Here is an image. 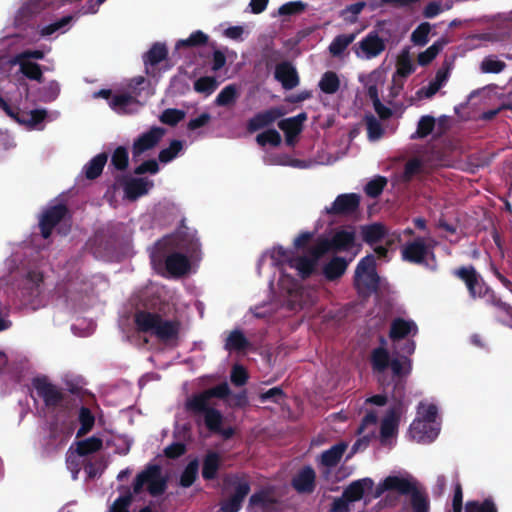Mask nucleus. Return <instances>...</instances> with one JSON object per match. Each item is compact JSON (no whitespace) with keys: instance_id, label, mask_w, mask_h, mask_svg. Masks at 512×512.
Returning <instances> with one entry per match:
<instances>
[{"instance_id":"obj_52","label":"nucleus","mask_w":512,"mask_h":512,"mask_svg":"<svg viewBox=\"0 0 512 512\" xmlns=\"http://www.w3.org/2000/svg\"><path fill=\"white\" fill-rule=\"evenodd\" d=\"M52 0H27L21 7L20 13L24 16H33L44 10Z\"/></svg>"},{"instance_id":"obj_5","label":"nucleus","mask_w":512,"mask_h":512,"mask_svg":"<svg viewBox=\"0 0 512 512\" xmlns=\"http://www.w3.org/2000/svg\"><path fill=\"white\" fill-rule=\"evenodd\" d=\"M147 486V491L153 497L162 495L167 489V480L162 475V469L158 464H148L140 473H138L132 484V495L140 494L143 487Z\"/></svg>"},{"instance_id":"obj_45","label":"nucleus","mask_w":512,"mask_h":512,"mask_svg":"<svg viewBox=\"0 0 512 512\" xmlns=\"http://www.w3.org/2000/svg\"><path fill=\"white\" fill-rule=\"evenodd\" d=\"M128 164L129 154L127 148L124 146H118L111 156L110 165L118 171H124L128 167Z\"/></svg>"},{"instance_id":"obj_55","label":"nucleus","mask_w":512,"mask_h":512,"mask_svg":"<svg viewBox=\"0 0 512 512\" xmlns=\"http://www.w3.org/2000/svg\"><path fill=\"white\" fill-rule=\"evenodd\" d=\"M431 30V25L428 22L419 24L411 34V41L418 46H424L428 43V35Z\"/></svg>"},{"instance_id":"obj_58","label":"nucleus","mask_w":512,"mask_h":512,"mask_svg":"<svg viewBox=\"0 0 512 512\" xmlns=\"http://www.w3.org/2000/svg\"><path fill=\"white\" fill-rule=\"evenodd\" d=\"M365 7L366 3L363 1L350 4L341 11V16L346 22L353 24L358 20V15Z\"/></svg>"},{"instance_id":"obj_43","label":"nucleus","mask_w":512,"mask_h":512,"mask_svg":"<svg viewBox=\"0 0 512 512\" xmlns=\"http://www.w3.org/2000/svg\"><path fill=\"white\" fill-rule=\"evenodd\" d=\"M208 39V36L204 32L197 30L191 33L187 39H181L177 41L175 50H179L180 48L184 47L202 46L208 42Z\"/></svg>"},{"instance_id":"obj_42","label":"nucleus","mask_w":512,"mask_h":512,"mask_svg":"<svg viewBox=\"0 0 512 512\" xmlns=\"http://www.w3.org/2000/svg\"><path fill=\"white\" fill-rule=\"evenodd\" d=\"M20 72L30 80L43 82V72L38 63L30 60H19Z\"/></svg>"},{"instance_id":"obj_15","label":"nucleus","mask_w":512,"mask_h":512,"mask_svg":"<svg viewBox=\"0 0 512 512\" xmlns=\"http://www.w3.org/2000/svg\"><path fill=\"white\" fill-rule=\"evenodd\" d=\"M292 487L300 494H311L316 488L315 470L307 465L301 468L291 481Z\"/></svg>"},{"instance_id":"obj_25","label":"nucleus","mask_w":512,"mask_h":512,"mask_svg":"<svg viewBox=\"0 0 512 512\" xmlns=\"http://www.w3.org/2000/svg\"><path fill=\"white\" fill-rule=\"evenodd\" d=\"M387 228L380 222L361 226V236L365 243L374 245L385 238Z\"/></svg>"},{"instance_id":"obj_57","label":"nucleus","mask_w":512,"mask_h":512,"mask_svg":"<svg viewBox=\"0 0 512 512\" xmlns=\"http://www.w3.org/2000/svg\"><path fill=\"white\" fill-rule=\"evenodd\" d=\"M506 68L504 61L498 60L493 56L485 57L480 65V69L483 73H501Z\"/></svg>"},{"instance_id":"obj_27","label":"nucleus","mask_w":512,"mask_h":512,"mask_svg":"<svg viewBox=\"0 0 512 512\" xmlns=\"http://www.w3.org/2000/svg\"><path fill=\"white\" fill-rule=\"evenodd\" d=\"M221 466V457L215 451H208L203 459L202 477L207 480H214L217 477Z\"/></svg>"},{"instance_id":"obj_28","label":"nucleus","mask_w":512,"mask_h":512,"mask_svg":"<svg viewBox=\"0 0 512 512\" xmlns=\"http://www.w3.org/2000/svg\"><path fill=\"white\" fill-rule=\"evenodd\" d=\"M410 433L414 439L422 441L428 439L432 441L438 435V430L432 427L431 423L423 420L413 421L410 426Z\"/></svg>"},{"instance_id":"obj_8","label":"nucleus","mask_w":512,"mask_h":512,"mask_svg":"<svg viewBox=\"0 0 512 512\" xmlns=\"http://www.w3.org/2000/svg\"><path fill=\"white\" fill-rule=\"evenodd\" d=\"M452 274L464 282L472 299L484 298L490 292V288L473 265L460 266L454 269Z\"/></svg>"},{"instance_id":"obj_22","label":"nucleus","mask_w":512,"mask_h":512,"mask_svg":"<svg viewBox=\"0 0 512 512\" xmlns=\"http://www.w3.org/2000/svg\"><path fill=\"white\" fill-rule=\"evenodd\" d=\"M153 183L145 178H130L124 182L123 188L125 195L130 200H136L145 195Z\"/></svg>"},{"instance_id":"obj_12","label":"nucleus","mask_w":512,"mask_h":512,"mask_svg":"<svg viewBox=\"0 0 512 512\" xmlns=\"http://www.w3.org/2000/svg\"><path fill=\"white\" fill-rule=\"evenodd\" d=\"M430 253L433 255L423 237H416L414 240L407 242L401 250L404 261L418 265L425 264L426 258Z\"/></svg>"},{"instance_id":"obj_17","label":"nucleus","mask_w":512,"mask_h":512,"mask_svg":"<svg viewBox=\"0 0 512 512\" xmlns=\"http://www.w3.org/2000/svg\"><path fill=\"white\" fill-rule=\"evenodd\" d=\"M284 112L280 108H270L268 110L256 113L247 122V131L254 133L260 129L268 127L274 123L278 118L282 117Z\"/></svg>"},{"instance_id":"obj_24","label":"nucleus","mask_w":512,"mask_h":512,"mask_svg":"<svg viewBox=\"0 0 512 512\" xmlns=\"http://www.w3.org/2000/svg\"><path fill=\"white\" fill-rule=\"evenodd\" d=\"M373 481L370 478H364L353 481L343 491L342 495L351 503L363 498L365 490L373 487Z\"/></svg>"},{"instance_id":"obj_53","label":"nucleus","mask_w":512,"mask_h":512,"mask_svg":"<svg viewBox=\"0 0 512 512\" xmlns=\"http://www.w3.org/2000/svg\"><path fill=\"white\" fill-rule=\"evenodd\" d=\"M185 118V112L183 110H179L176 108H168L165 109L159 120L166 125L176 126L179 122H181Z\"/></svg>"},{"instance_id":"obj_44","label":"nucleus","mask_w":512,"mask_h":512,"mask_svg":"<svg viewBox=\"0 0 512 512\" xmlns=\"http://www.w3.org/2000/svg\"><path fill=\"white\" fill-rule=\"evenodd\" d=\"M183 149L181 140H172L169 147L162 149L158 154V160L161 163H169L174 160Z\"/></svg>"},{"instance_id":"obj_20","label":"nucleus","mask_w":512,"mask_h":512,"mask_svg":"<svg viewBox=\"0 0 512 512\" xmlns=\"http://www.w3.org/2000/svg\"><path fill=\"white\" fill-rule=\"evenodd\" d=\"M417 488L415 481L400 476H388L382 483L383 490L396 491L401 495H411Z\"/></svg>"},{"instance_id":"obj_51","label":"nucleus","mask_w":512,"mask_h":512,"mask_svg":"<svg viewBox=\"0 0 512 512\" xmlns=\"http://www.w3.org/2000/svg\"><path fill=\"white\" fill-rule=\"evenodd\" d=\"M443 49V43L437 41L428 47L425 51L419 53L417 61L421 66H427L430 64Z\"/></svg>"},{"instance_id":"obj_2","label":"nucleus","mask_w":512,"mask_h":512,"mask_svg":"<svg viewBox=\"0 0 512 512\" xmlns=\"http://www.w3.org/2000/svg\"><path fill=\"white\" fill-rule=\"evenodd\" d=\"M182 239L178 234L164 236L155 244L151 253V262L155 267H162L174 277H181L190 270L188 257L177 250L182 248Z\"/></svg>"},{"instance_id":"obj_30","label":"nucleus","mask_w":512,"mask_h":512,"mask_svg":"<svg viewBox=\"0 0 512 512\" xmlns=\"http://www.w3.org/2000/svg\"><path fill=\"white\" fill-rule=\"evenodd\" d=\"M317 263L310 257L298 256L289 260V266L298 271V275L303 279L309 278L315 271Z\"/></svg>"},{"instance_id":"obj_62","label":"nucleus","mask_w":512,"mask_h":512,"mask_svg":"<svg viewBox=\"0 0 512 512\" xmlns=\"http://www.w3.org/2000/svg\"><path fill=\"white\" fill-rule=\"evenodd\" d=\"M306 8V4L302 1H291L281 5L278 14L281 16H291L302 13Z\"/></svg>"},{"instance_id":"obj_7","label":"nucleus","mask_w":512,"mask_h":512,"mask_svg":"<svg viewBox=\"0 0 512 512\" xmlns=\"http://www.w3.org/2000/svg\"><path fill=\"white\" fill-rule=\"evenodd\" d=\"M32 387L39 399L48 409L55 410L62 406L66 400V393L62 388L53 384L47 376H37L32 379Z\"/></svg>"},{"instance_id":"obj_63","label":"nucleus","mask_w":512,"mask_h":512,"mask_svg":"<svg viewBox=\"0 0 512 512\" xmlns=\"http://www.w3.org/2000/svg\"><path fill=\"white\" fill-rule=\"evenodd\" d=\"M47 117V111L45 109H34L29 112L26 119H17L19 123H26L32 127L42 123Z\"/></svg>"},{"instance_id":"obj_41","label":"nucleus","mask_w":512,"mask_h":512,"mask_svg":"<svg viewBox=\"0 0 512 512\" xmlns=\"http://www.w3.org/2000/svg\"><path fill=\"white\" fill-rule=\"evenodd\" d=\"M435 128V118L430 115L422 116L417 124L416 131L410 136L412 140L423 139L429 136Z\"/></svg>"},{"instance_id":"obj_49","label":"nucleus","mask_w":512,"mask_h":512,"mask_svg":"<svg viewBox=\"0 0 512 512\" xmlns=\"http://www.w3.org/2000/svg\"><path fill=\"white\" fill-rule=\"evenodd\" d=\"M139 103L135 97L129 94H117L114 95L110 101V106L116 111L128 112V107L132 104Z\"/></svg>"},{"instance_id":"obj_35","label":"nucleus","mask_w":512,"mask_h":512,"mask_svg":"<svg viewBox=\"0 0 512 512\" xmlns=\"http://www.w3.org/2000/svg\"><path fill=\"white\" fill-rule=\"evenodd\" d=\"M75 444L76 453L82 457L96 453L103 448V440L96 436H91L87 439L79 440Z\"/></svg>"},{"instance_id":"obj_10","label":"nucleus","mask_w":512,"mask_h":512,"mask_svg":"<svg viewBox=\"0 0 512 512\" xmlns=\"http://www.w3.org/2000/svg\"><path fill=\"white\" fill-rule=\"evenodd\" d=\"M165 133L166 130L164 128L159 126H152L148 131L139 135L132 144L133 161H138L143 153L155 148Z\"/></svg>"},{"instance_id":"obj_48","label":"nucleus","mask_w":512,"mask_h":512,"mask_svg":"<svg viewBox=\"0 0 512 512\" xmlns=\"http://www.w3.org/2000/svg\"><path fill=\"white\" fill-rule=\"evenodd\" d=\"M465 512H498V509L491 498H486L483 502L467 501Z\"/></svg>"},{"instance_id":"obj_6","label":"nucleus","mask_w":512,"mask_h":512,"mask_svg":"<svg viewBox=\"0 0 512 512\" xmlns=\"http://www.w3.org/2000/svg\"><path fill=\"white\" fill-rule=\"evenodd\" d=\"M379 282L375 257L369 254L363 257L356 266L354 286L361 294H371L378 290Z\"/></svg>"},{"instance_id":"obj_38","label":"nucleus","mask_w":512,"mask_h":512,"mask_svg":"<svg viewBox=\"0 0 512 512\" xmlns=\"http://www.w3.org/2000/svg\"><path fill=\"white\" fill-rule=\"evenodd\" d=\"M199 461L197 458L189 461L180 475L179 484L183 488H188L193 485L198 477Z\"/></svg>"},{"instance_id":"obj_9","label":"nucleus","mask_w":512,"mask_h":512,"mask_svg":"<svg viewBox=\"0 0 512 512\" xmlns=\"http://www.w3.org/2000/svg\"><path fill=\"white\" fill-rule=\"evenodd\" d=\"M386 43L376 31L369 32L361 41L353 46V51L359 58L373 59L382 54Z\"/></svg>"},{"instance_id":"obj_21","label":"nucleus","mask_w":512,"mask_h":512,"mask_svg":"<svg viewBox=\"0 0 512 512\" xmlns=\"http://www.w3.org/2000/svg\"><path fill=\"white\" fill-rule=\"evenodd\" d=\"M355 237L356 234L354 230L341 229L336 231L329 239L332 251H349L355 244Z\"/></svg>"},{"instance_id":"obj_4","label":"nucleus","mask_w":512,"mask_h":512,"mask_svg":"<svg viewBox=\"0 0 512 512\" xmlns=\"http://www.w3.org/2000/svg\"><path fill=\"white\" fill-rule=\"evenodd\" d=\"M134 323L138 332L151 333L163 343L177 341L181 330L179 320L164 319L158 313L144 310L134 314Z\"/></svg>"},{"instance_id":"obj_26","label":"nucleus","mask_w":512,"mask_h":512,"mask_svg":"<svg viewBox=\"0 0 512 512\" xmlns=\"http://www.w3.org/2000/svg\"><path fill=\"white\" fill-rule=\"evenodd\" d=\"M348 267V261L344 257L334 256L323 267V275L328 281H335L342 277Z\"/></svg>"},{"instance_id":"obj_33","label":"nucleus","mask_w":512,"mask_h":512,"mask_svg":"<svg viewBox=\"0 0 512 512\" xmlns=\"http://www.w3.org/2000/svg\"><path fill=\"white\" fill-rule=\"evenodd\" d=\"M347 444L340 442L333 445L328 450L321 454V463L326 467H335L341 460L344 452L346 451Z\"/></svg>"},{"instance_id":"obj_37","label":"nucleus","mask_w":512,"mask_h":512,"mask_svg":"<svg viewBox=\"0 0 512 512\" xmlns=\"http://www.w3.org/2000/svg\"><path fill=\"white\" fill-rule=\"evenodd\" d=\"M410 505L412 508V512H429L430 501L427 492L425 490L417 488L410 495Z\"/></svg>"},{"instance_id":"obj_56","label":"nucleus","mask_w":512,"mask_h":512,"mask_svg":"<svg viewBox=\"0 0 512 512\" xmlns=\"http://www.w3.org/2000/svg\"><path fill=\"white\" fill-rule=\"evenodd\" d=\"M396 66V74L404 78L408 77L415 71V67L408 52H404L398 57Z\"/></svg>"},{"instance_id":"obj_14","label":"nucleus","mask_w":512,"mask_h":512,"mask_svg":"<svg viewBox=\"0 0 512 512\" xmlns=\"http://www.w3.org/2000/svg\"><path fill=\"white\" fill-rule=\"evenodd\" d=\"M393 403L382 420L380 434L383 439L393 437L397 433L400 418L404 412V400H392Z\"/></svg>"},{"instance_id":"obj_64","label":"nucleus","mask_w":512,"mask_h":512,"mask_svg":"<svg viewBox=\"0 0 512 512\" xmlns=\"http://www.w3.org/2000/svg\"><path fill=\"white\" fill-rule=\"evenodd\" d=\"M422 162L418 158L410 159L406 162L403 171V180L410 181L416 174L420 172Z\"/></svg>"},{"instance_id":"obj_46","label":"nucleus","mask_w":512,"mask_h":512,"mask_svg":"<svg viewBox=\"0 0 512 512\" xmlns=\"http://www.w3.org/2000/svg\"><path fill=\"white\" fill-rule=\"evenodd\" d=\"M238 96L237 88L235 85L230 84L225 86L215 99L217 106H229L235 103Z\"/></svg>"},{"instance_id":"obj_59","label":"nucleus","mask_w":512,"mask_h":512,"mask_svg":"<svg viewBox=\"0 0 512 512\" xmlns=\"http://www.w3.org/2000/svg\"><path fill=\"white\" fill-rule=\"evenodd\" d=\"M329 251H332V247L330 245L329 239L320 238L317 240V242L312 247H310L308 252H309L310 258L315 260V262L317 263V261L323 255L328 253Z\"/></svg>"},{"instance_id":"obj_36","label":"nucleus","mask_w":512,"mask_h":512,"mask_svg":"<svg viewBox=\"0 0 512 512\" xmlns=\"http://www.w3.org/2000/svg\"><path fill=\"white\" fill-rule=\"evenodd\" d=\"M122 494L114 500L107 512H130L129 508L133 502V495L129 486H120Z\"/></svg>"},{"instance_id":"obj_40","label":"nucleus","mask_w":512,"mask_h":512,"mask_svg":"<svg viewBox=\"0 0 512 512\" xmlns=\"http://www.w3.org/2000/svg\"><path fill=\"white\" fill-rule=\"evenodd\" d=\"M355 38V33L337 35L329 45V52L333 56L342 55Z\"/></svg>"},{"instance_id":"obj_54","label":"nucleus","mask_w":512,"mask_h":512,"mask_svg":"<svg viewBox=\"0 0 512 512\" xmlns=\"http://www.w3.org/2000/svg\"><path fill=\"white\" fill-rule=\"evenodd\" d=\"M256 142L260 146H279L281 144V135L275 129H268L256 136Z\"/></svg>"},{"instance_id":"obj_3","label":"nucleus","mask_w":512,"mask_h":512,"mask_svg":"<svg viewBox=\"0 0 512 512\" xmlns=\"http://www.w3.org/2000/svg\"><path fill=\"white\" fill-rule=\"evenodd\" d=\"M230 395L227 382H222L214 387L194 394L186 403V408L194 415H203L206 428L215 434L223 425V414L209 405L212 398L226 399Z\"/></svg>"},{"instance_id":"obj_61","label":"nucleus","mask_w":512,"mask_h":512,"mask_svg":"<svg viewBox=\"0 0 512 512\" xmlns=\"http://www.w3.org/2000/svg\"><path fill=\"white\" fill-rule=\"evenodd\" d=\"M249 379L247 370L240 364H235L230 373V380L233 385L240 387L244 386Z\"/></svg>"},{"instance_id":"obj_13","label":"nucleus","mask_w":512,"mask_h":512,"mask_svg":"<svg viewBox=\"0 0 512 512\" xmlns=\"http://www.w3.org/2000/svg\"><path fill=\"white\" fill-rule=\"evenodd\" d=\"M360 205V196L356 193L340 194L330 207L325 208L329 215L348 216L354 214Z\"/></svg>"},{"instance_id":"obj_19","label":"nucleus","mask_w":512,"mask_h":512,"mask_svg":"<svg viewBox=\"0 0 512 512\" xmlns=\"http://www.w3.org/2000/svg\"><path fill=\"white\" fill-rule=\"evenodd\" d=\"M307 119V114L302 112L294 117L286 118L278 122V127L285 133L286 142L292 145L294 138L302 131V124Z\"/></svg>"},{"instance_id":"obj_18","label":"nucleus","mask_w":512,"mask_h":512,"mask_svg":"<svg viewBox=\"0 0 512 512\" xmlns=\"http://www.w3.org/2000/svg\"><path fill=\"white\" fill-rule=\"evenodd\" d=\"M274 77L285 90L295 88L300 81L296 68L288 61H283L276 65Z\"/></svg>"},{"instance_id":"obj_39","label":"nucleus","mask_w":512,"mask_h":512,"mask_svg":"<svg viewBox=\"0 0 512 512\" xmlns=\"http://www.w3.org/2000/svg\"><path fill=\"white\" fill-rule=\"evenodd\" d=\"M318 86L325 94H335L340 88V79L335 72L327 71L322 75Z\"/></svg>"},{"instance_id":"obj_50","label":"nucleus","mask_w":512,"mask_h":512,"mask_svg":"<svg viewBox=\"0 0 512 512\" xmlns=\"http://www.w3.org/2000/svg\"><path fill=\"white\" fill-rule=\"evenodd\" d=\"M387 185V179L384 176H376L370 180L364 187V192L371 198H376L383 192Z\"/></svg>"},{"instance_id":"obj_16","label":"nucleus","mask_w":512,"mask_h":512,"mask_svg":"<svg viewBox=\"0 0 512 512\" xmlns=\"http://www.w3.org/2000/svg\"><path fill=\"white\" fill-rule=\"evenodd\" d=\"M44 282L43 273L40 271H29L21 288V294L26 302L32 303L42 293Z\"/></svg>"},{"instance_id":"obj_32","label":"nucleus","mask_w":512,"mask_h":512,"mask_svg":"<svg viewBox=\"0 0 512 512\" xmlns=\"http://www.w3.org/2000/svg\"><path fill=\"white\" fill-rule=\"evenodd\" d=\"M168 49L164 43L156 42L151 48L143 55V62L148 69L149 66H156L167 58Z\"/></svg>"},{"instance_id":"obj_29","label":"nucleus","mask_w":512,"mask_h":512,"mask_svg":"<svg viewBox=\"0 0 512 512\" xmlns=\"http://www.w3.org/2000/svg\"><path fill=\"white\" fill-rule=\"evenodd\" d=\"M249 346V340L239 329L231 331L225 339L224 343V349L228 352H242L245 351Z\"/></svg>"},{"instance_id":"obj_60","label":"nucleus","mask_w":512,"mask_h":512,"mask_svg":"<svg viewBox=\"0 0 512 512\" xmlns=\"http://www.w3.org/2000/svg\"><path fill=\"white\" fill-rule=\"evenodd\" d=\"M60 94V85L56 80L48 82L40 91L41 99L44 102H52Z\"/></svg>"},{"instance_id":"obj_11","label":"nucleus","mask_w":512,"mask_h":512,"mask_svg":"<svg viewBox=\"0 0 512 512\" xmlns=\"http://www.w3.org/2000/svg\"><path fill=\"white\" fill-rule=\"evenodd\" d=\"M69 210L65 204L59 203L48 207L41 215L39 220L40 234L44 239H48L53 229L68 215Z\"/></svg>"},{"instance_id":"obj_47","label":"nucleus","mask_w":512,"mask_h":512,"mask_svg":"<svg viewBox=\"0 0 512 512\" xmlns=\"http://www.w3.org/2000/svg\"><path fill=\"white\" fill-rule=\"evenodd\" d=\"M218 87V82L215 77L203 76L194 82V90L198 93H203L206 96L211 95Z\"/></svg>"},{"instance_id":"obj_23","label":"nucleus","mask_w":512,"mask_h":512,"mask_svg":"<svg viewBox=\"0 0 512 512\" xmlns=\"http://www.w3.org/2000/svg\"><path fill=\"white\" fill-rule=\"evenodd\" d=\"M417 326L413 321H408L403 318H395L390 325L389 337L392 341L404 339L409 334H415Z\"/></svg>"},{"instance_id":"obj_1","label":"nucleus","mask_w":512,"mask_h":512,"mask_svg":"<svg viewBox=\"0 0 512 512\" xmlns=\"http://www.w3.org/2000/svg\"><path fill=\"white\" fill-rule=\"evenodd\" d=\"M370 363L375 373H384L388 368L391 369V380L387 383L392 384L391 399L404 400L407 377L412 371V361L406 355L391 358L387 348L376 347L371 352Z\"/></svg>"},{"instance_id":"obj_31","label":"nucleus","mask_w":512,"mask_h":512,"mask_svg":"<svg viewBox=\"0 0 512 512\" xmlns=\"http://www.w3.org/2000/svg\"><path fill=\"white\" fill-rule=\"evenodd\" d=\"M108 154L105 152L99 153L94 156L83 168L85 177L89 180L98 178L107 163Z\"/></svg>"},{"instance_id":"obj_34","label":"nucleus","mask_w":512,"mask_h":512,"mask_svg":"<svg viewBox=\"0 0 512 512\" xmlns=\"http://www.w3.org/2000/svg\"><path fill=\"white\" fill-rule=\"evenodd\" d=\"M80 427L77 430L76 438H82L87 435L95 425V416L86 406H81L78 413Z\"/></svg>"}]
</instances>
